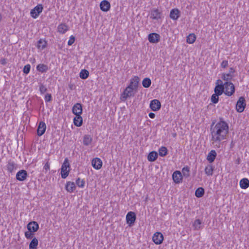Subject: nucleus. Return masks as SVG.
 Wrapping results in <instances>:
<instances>
[{
  "instance_id": "f257e3e1",
  "label": "nucleus",
  "mask_w": 249,
  "mask_h": 249,
  "mask_svg": "<svg viewBox=\"0 0 249 249\" xmlns=\"http://www.w3.org/2000/svg\"><path fill=\"white\" fill-rule=\"evenodd\" d=\"M229 131V124L222 118H220L216 124L213 122L210 127L212 141L219 144L221 141L227 139Z\"/></svg>"
},
{
  "instance_id": "f03ea898",
  "label": "nucleus",
  "mask_w": 249,
  "mask_h": 249,
  "mask_svg": "<svg viewBox=\"0 0 249 249\" xmlns=\"http://www.w3.org/2000/svg\"><path fill=\"white\" fill-rule=\"evenodd\" d=\"M217 85L214 88V92L219 95H221L223 92L225 95L231 96L235 92V87L231 82H223L219 79L217 80Z\"/></svg>"
},
{
  "instance_id": "7ed1b4c3",
  "label": "nucleus",
  "mask_w": 249,
  "mask_h": 249,
  "mask_svg": "<svg viewBox=\"0 0 249 249\" xmlns=\"http://www.w3.org/2000/svg\"><path fill=\"white\" fill-rule=\"evenodd\" d=\"M70 166L69 160L68 158H66L61 168V175L62 178H66L68 176L70 170H67V168H70Z\"/></svg>"
},
{
  "instance_id": "20e7f679",
  "label": "nucleus",
  "mask_w": 249,
  "mask_h": 249,
  "mask_svg": "<svg viewBox=\"0 0 249 249\" xmlns=\"http://www.w3.org/2000/svg\"><path fill=\"white\" fill-rule=\"evenodd\" d=\"M135 90L130 87H127L123 91L121 96V100L122 101H124L129 97H133L135 95Z\"/></svg>"
},
{
  "instance_id": "39448f33",
  "label": "nucleus",
  "mask_w": 249,
  "mask_h": 249,
  "mask_svg": "<svg viewBox=\"0 0 249 249\" xmlns=\"http://www.w3.org/2000/svg\"><path fill=\"white\" fill-rule=\"evenodd\" d=\"M246 100L244 97H240L236 105V109L238 112L241 113L244 110L246 107Z\"/></svg>"
},
{
  "instance_id": "423d86ee",
  "label": "nucleus",
  "mask_w": 249,
  "mask_h": 249,
  "mask_svg": "<svg viewBox=\"0 0 249 249\" xmlns=\"http://www.w3.org/2000/svg\"><path fill=\"white\" fill-rule=\"evenodd\" d=\"M43 7L42 4H38L35 6L30 12L31 16L34 18H37L39 14L42 12Z\"/></svg>"
},
{
  "instance_id": "0eeeda50",
  "label": "nucleus",
  "mask_w": 249,
  "mask_h": 249,
  "mask_svg": "<svg viewBox=\"0 0 249 249\" xmlns=\"http://www.w3.org/2000/svg\"><path fill=\"white\" fill-rule=\"evenodd\" d=\"M136 215L134 212H129L126 215V223L130 227L132 226L136 220Z\"/></svg>"
},
{
  "instance_id": "6e6552de",
  "label": "nucleus",
  "mask_w": 249,
  "mask_h": 249,
  "mask_svg": "<svg viewBox=\"0 0 249 249\" xmlns=\"http://www.w3.org/2000/svg\"><path fill=\"white\" fill-rule=\"evenodd\" d=\"M140 80V79L138 76H133L130 79V82L128 87H130V88H132L135 90V92H137Z\"/></svg>"
},
{
  "instance_id": "1a4fd4ad",
  "label": "nucleus",
  "mask_w": 249,
  "mask_h": 249,
  "mask_svg": "<svg viewBox=\"0 0 249 249\" xmlns=\"http://www.w3.org/2000/svg\"><path fill=\"white\" fill-rule=\"evenodd\" d=\"M28 177V174L27 172L25 170H20L16 174V179L20 181H23L25 180L27 177Z\"/></svg>"
},
{
  "instance_id": "9d476101",
  "label": "nucleus",
  "mask_w": 249,
  "mask_h": 249,
  "mask_svg": "<svg viewBox=\"0 0 249 249\" xmlns=\"http://www.w3.org/2000/svg\"><path fill=\"white\" fill-rule=\"evenodd\" d=\"M153 241L157 245L161 244L163 240V236L160 232L155 233L152 237Z\"/></svg>"
},
{
  "instance_id": "9b49d317",
  "label": "nucleus",
  "mask_w": 249,
  "mask_h": 249,
  "mask_svg": "<svg viewBox=\"0 0 249 249\" xmlns=\"http://www.w3.org/2000/svg\"><path fill=\"white\" fill-rule=\"evenodd\" d=\"M160 37L159 34L153 33L148 35V39L150 43H157L160 41Z\"/></svg>"
},
{
  "instance_id": "f8f14e48",
  "label": "nucleus",
  "mask_w": 249,
  "mask_h": 249,
  "mask_svg": "<svg viewBox=\"0 0 249 249\" xmlns=\"http://www.w3.org/2000/svg\"><path fill=\"white\" fill-rule=\"evenodd\" d=\"M150 107L151 110L154 111H158L161 107V104L159 100L157 99H154L150 102Z\"/></svg>"
},
{
  "instance_id": "ddd939ff",
  "label": "nucleus",
  "mask_w": 249,
  "mask_h": 249,
  "mask_svg": "<svg viewBox=\"0 0 249 249\" xmlns=\"http://www.w3.org/2000/svg\"><path fill=\"white\" fill-rule=\"evenodd\" d=\"M27 229L31 232H35L38 230L39 225L36 221H31L28 224Z\"/></svg>"
},
{
  "instance_id": "4468645a",
  "label": "nucleus",
  "mask_w": 249,
  "mask_h": 249,
  "mask_svg": "<svg viewBox=\"0 0 249 249\" xmlns=\"http://www.w3.org/2000/svg\"><path fill=\"white\" fill-rule=\"evenodd\" d=\"M91 164L94 169L99 170L101 168L103 162L100 158H95L92 160Z\"/></svg>"
},
{
  "instance_id": "2eb2a0df",
  "label": "nucleus",
  "mask_w": 249,
  "mask_h": 249,
  "mask_svg": "<svg viewBox=\"0 0 249 249\" xmlns=\"http://www.w3.org/2000/svg\"><path fill=\"white\" fill-rule=\"evenodd\" d=\"M172 178L175 183H179L182 181V175L179 171H176L172 175Z\"/></svg>"
},
{
  "instance_id": "dca6fc26",
  "label": "nucleus",
  "mask_w": 249,
  "mask_h": 249,
  "mask_svg": "<svg viewBox=\"0 0 249 249\" xmlns=\"http://www.w3.org/2000/svg\"><path fill=\"white\" fill-rule=\"evenodd\" d=\"M82 106L80 103L75 104L72 107V113L76 115H81L82 114Z\"/></svg>"
},
{
  "instance_id": "f3484780",
  "label": "nucleus",
  "mask_w": 249,
  "mask_h": 249,
  "mask_svg": "<svg viewBox=\"0 0 249 249\" xmlns=\"http://www.w3.org/2000/svg\"><path fill=\"white\" fill-rule=\"evenodd\" d=\"M46 125L44 122H40L39 123L37 129V133L38 136H42L45 132Z\"/></svg>"
},
{
  "instance_id": "a211bd4d",
  "label": "nucleus",
  "mask_w": 249,
  "mask_h": 249,
  "mask_svg": "<svg viewBox=\"0 0 249 249\" xmlns=\"http://www.w3.org/2000/svg\"><path fill=\"white\" fill-rule=\"evenodd\" d=\"M100 7L102 11L107 12L110 8V4L107 0H104L101 2Z\"/></svg>"
},
{
  "instance_id": "6ab92c4d",
  "label": "nucleus",
  "mask_w": 249,
  "mask_h": 249,
  "mask_svg": "<svg viewBox=\"0 0 249 249\" xmlns=\"http://www.w3.org/2000/svg\"><path fill=\"white\" fill-rule=\"evenodd\" d=\"M161 12L158 9H154L151 11L150 18L158 20L161 18Z\"/></svg>"
},
{
  "instance_id": "aec40b11",
  "label": "nucleus",
  "mask_w": 249,
  "mask_h": 249,
  "mask_svg": "<svg viewBox=\"0 0 249 249\" xmlns=\"http://www.w3.org/2000/svg\"><path fill=\"white\" fill-rule=\"evenodd\" d=\"M180 16V11L178 9H172L170 13V18L174 20H177Z\"/></svg>"
},
{
  "instance_id": "412c9836",
  "label": "nucleus",
  "mask_w": 249,
  "mask_h": 249,
  "mask_svg": "<svg viewBox=\"0 0 249 249\" xmlns=\"http://www.w3.org/2000/svg\"><path fill=\"white\" fill-rule=\"evenodd\" d=\"M74 124L77 126L80 127L83 124V118L81 115H76L73 119Z\"/></svg>"
},
{
  "instance_id": "4be33fe9",
  "label": "nucleus",
  "mask_w": 249,
  "mask_h": 249,
  "mask_svg": "<svg viewBox=\"0 0 249 249\" xmlns=\"http://www.w3.org/2000/svg\"><path fill=\"white\" fill-rule=\"evenodd\" d=\"M66 190L69 193H72L76 188V186L73 182L68 181L65 186Z\"/></svg>"
},
{
  "instance_id": "5701e85b",
  "label": "nucleus",
  "mask_w": 249,
  "mask_h": 249,
  "mask_svg": "<svg viewBox=\"0 0 249 249\" xmlns=\"http://www.w3.org/2000/svg\"><path fill=\"white\" fill-rule=\"evenodd\" d=\"M217 154L215 150H212L209 153L207 157V160L210 163L214 161Z\"/></svg>"
},
{
  "instance_id": "b1692460",
  "label": "nucleus",
  "mask_w": 249,
  "mask_h": 249,
  "mask_svg": "<svg viewBox=\"0 0 249 249\" xmlns=\"http://www.w3.org/2000/svg\"><path fill=\"white\" fill-rule=\"evenodd\" d=\"M92 141V138L89 135H85L83 137V143L85 146L89 145Z\"/></svg>"
},
{
  "instance_id": "393cba45",
  "label": "nucleus",
  "mask_w": 249,
  "mask_h": 249,
  "mask_svg": "<svg viewBox=\"0 0 249 249\" xmlns=\"http://www.w3.org/2000/svg\"><path fill=\"white\" fill-rule=\"evenodd\" d=\"M17 168L16 164L12 160H9L7 165V170L10 173H12L15 169Z\"/></svg>"
},
{
  "instance_id": "a878e982",
  "label": "nucleus",
  "mask_w": 249,
  "mask_h": 249,
  "mask_svg": "<svg viewBox=\"0 0 249 249\" xmlns=\"http://www.w3.org/2000/svg\"><path fill=\"white\" fill-rule=\"evenodd\" d=\"M240 186L242 189H246L249 187V180L247 178H244L240 181Z\"/></svg>"
},
{
  "instance_id": "bb28decb",
  "label": "nucleus",
  "mask_w": 249,
  "mask_h": 249,
  "mask_svg": "<svg viewBox=\"0 0 249 249\" xmlns=\"http://www.w3.org/2000/svg\"><path fill=\"white\" fill-rule=\"evenodd\" d=\"M158 153L156 151H151L150 152L147 157V159L148 161L152 162L154 161L158 158Z\"/></svg>"
},
{
  "instance_id": "cd10ccee",
  "label": "nucleus",
  "mask_w": 249,
  "mask_h": 249,
  "mask_svg": "<svg viewBox=\"0 0 249 249\" xmlns=\"http://www.w3.org/2000/svg\"><path fill=\"white\" fill-rule=\"evenodd\" d=\"M47 45V42L43 39H40L37 41V48L40 50H43L45 49Z\"/></svg>"
},
{
  "instance_id": "c85d7f7f",
  "label": "nucleus",
  "mask_w": 249,
  "mask_h": 249,
  "mask_svg": "<svg viewBox=\"0 0 249 249\" xmlns=\"http://www.w3.org/2000/svg\"><path fill=\"white\" fill-rule=\"evenodd\" d=\"M36 70L41 73L46 72L48 70V67L44 64H39L36 66Z\"/></svg>"
},
{
  "instance_id": "c756f323",
  "label": "nucleus",
  "mask_w": 249,
  "mask_h": 249,
  "mask_svg": "<svg viewBox=\"0 0 249 249\" xmlns=\"http://www.w3.org/2000/svg\"><path fill=\"white\" fill-rule=\"evenodd\" d=\"M38 244V240L36 238H34L29 244V249H37Z\"/></svg>"
},
{
  "instance_id": "7c9ffc66",
  "label": "nucleus",
  "mask_w": 249,
  "mask_h": 249,
  "mask_svg": "<svg viewBox=\"0 0 249 249\" xmlns=\"http://www.w3.org/2000/svg\"><path fill=\"white\" fill-rule=\"evenodd\" d=\"M58 31L61 34L65 33L68 30V27L66 24H61L57 28Z\"/></svg>"
},
{
  "instance_id": "2f4dec72",
  "label": "nucleus",
  "mask_w": 249,
  "mask_h": 249,
  "mask_svg": "<svg viewBox=\"0 0 249 249\" xmlns=\"http://www.w3.org/2000/svg\"><path fill=\"white\" fill-rule=\"evenodd\" d=\"M89 76V72L85 69L82 70L79 73L80 77L82 79H87Z\"/></svg>"
},
{
  "instance_id": "473e14b6",
  "label": "nucleus",
  "mask_w": 249,
  "mask_h": 249,
  "mask_svg": "<svg viewBox=\"0 0 249 249\" xmlns=\"http://www.w3.org/2000/svg\"><path fill=\"white\" fill-rule=\"evenodd\" d=\"M204 189L202 187L197 188L195 192V196L197 197H201L204 195Z\"/></svg>"
},
{
  "instance_id": "72a5a7b5",
  "label": "nucleus",
  "mask_w": 249,
  "mask_h": 249,
  "mask_svg": "<svg viewBox=\"0 0 249 249\" xmlns=\"http://www.w3.org/2000/svg\"><path fill=\"white\" fill-rule=\"evenodd\" d=\"M196 39V35L194 34H190L187 37L186 41L188 43L192 44Z\"/></svg>"
},
{
  "instance_id": "f704fd0d",
  "label": "nucleus",
  "mask_w": 249,
  "mask_h": 249,
  "mask_svg": "<svg viewBox=\"0 0 249 249\" xmlns=\"http://www.w3.org/2000/svg\"><path fill=\"white\" fill-rule=\"evenodd\" d=\"M151 84V81L149 78H145L142 81V85L144 88H148Z\"/></svg>"
},
{
  "instance_id": "c9c22d12",
  "label": "nucleus",
  "mask_w": 249,
  "mask_h": 249,
  "mask_svg": "<svg viewBox=\"0 0 249 249\" xmlns=\"http://www.w3.org/2000/svg\"><path fill=\"white\" fill-rule=\"evenodd\" d=\"M168 150L165 146H161L159 150V154L160 157H164L167 154Z\"/></svg>"
},
{
  "instance_id": "e433bc0d",
  "label": "nucleus",
  "mask_w": 249,
  "mask_h": 249,
  "mask_svg": "<svg viewBox=\"0 0 249 249\" xmlns=\"http://www.w3.org/2000/svg\"><path fill=\"white\" fill-rule=\"evenodd\" d=\"M182 176L185 178H188L190 176V168L188 166L184 167L182 170Z\"/></svg>"
},
{
  "instance_id": "4c0bfd02",
  "label": "nucleus",
  "mask_w": 249,
  "mask_h": 249,
  "mask_svg": "<svg viewBox=\"0 0 249 249\" xmlns=\"http://www.w3.org/2000/svg\"><path fill=\"white\" fill-rule=\"evenodd\" d=\"M213 169L212 165H208L205 167V172L208 176H212L213 174Z\"/></svg>"
},
{
  "instance_id": "58836bf2",
  "label": "nucleus",
  "mask_w": 249,
  "mask_h": 249,
  "mask_svg": "<svg viewBox=\"0 0 249 249\" xmlns=\"http://www.w3.org/2000/svg\"><path fill=\"white\" fill-rule=\"evenodd\" d=\"M222 79L226 82H230V80L232 79L233 77L232 75L228 74V73H223L221 76Z\"/></svg>"
},
{
  "instance_id": "ea45409f",
  "label": "nucleus",
  "mask_w": 249,
  "mask_h": 249,
  "mask_svg": "<svg viewBox=\"0 0 249 249\" xmlns=\"http://www.w3.org/2000/svg\"><path fill=\"white\" fill-rule=\"evenodd\" d=\"M201 221H200V220L198 219L195 220L193 223V227L195 230H198L200 229L201 227Z\"/></svg>"
},
{
  "instance_id": "a19ab883",
  "label": "nucleus",
  "mask_w": 249,
  "mask_h": 249,
  "mask_svg": "<svg viewBox=\"0 0 249 249\" xmlns=\"http://www.w3.org/2000/svg\"><path fill=\"white\" fill-rule=\"evenodd\" d=\"M76 184L79 187L83 188L85 186V181L78 178L76 180Z\"/></svg>"
},
{
  "instance_id": "79ce46f5",
  "label": "nucleus",
  "mask_w": 249,
  "mask_h": 249,
  "mask_svg": "<svg viewBox=\"0 0 249 249\" xmlns=\"http://www.w3.org/2000/svg\"><path fill=\"white\" fill-rule=\"evenodd\" d=\"M219 95L214 93L211 96V102L213 104H216L218 103L219 101Z\"/></svg>"
},
{
  "instance_id": "37998d69",
  "label": "nucleus",
  "mask_w": 249,
  "mask_h": 249,
  "mask_svg": "<svg viewBox=\"0 0 249 249\" xmlns=\"http://www.w3.org/2000/svg\"><path fill=\"white\" fill-rule=\"evenodd\" d=\"M31 69V66L30 64L26 65L23 70V72L25 74H28L29 73Z\"/></svg>"
},
{
  "instance_id": "c03bdc74",
  "label": "nucleus",
  "mask_w": 249,
  "mask_h": 249,
  "mask_svg": "<svg viewBox=\"0 0 249 249\" xmlns=\"http://www.w3.org/2000/svg\"><path fill=\"white\" fill-rule=\"evenodd\" d=\"M44 99L46 102H51L52 100V95L50 93H47L45 96Z\"/></svg>"
},
{
  "instance_id": "a18cd8bd",
  "label": "nucleus",
  "mask_w": 249,
  "mask_h": 249,
  "mask_svg": "<svg viewBox=\"0 0 249 249\" xmlns=\"http://www.w3.org/2000/svg\"><path fill=\"white\" fill-rule=\"evenodd\" d=\"M47 90V89L43 84L39 86V91L41 94L44 93Z\"/></svg>"
},
{
  "instance_id": "49530a36",
  "label": "nucleus",
  "mask_w": 249,
  "mask_h": 249,
  "mask_svg": "<svg viewBox=\"0 0 249 249\" xmlns=\"http://www.w3.org/2000/svg\"><path fill=\"white\" fill-rule=\"evenodd\" d=\"M33 232H31L30 231H26L25 232V236L27 239H30L32 238L33 234Z\"/></svg>"
},
{
  "instance_id": "de8ad7c7",
  "label": "nucleus",
  "mask_w": 249,
  "mask_h": 249,
  "mask_svg": "<svg viewBox=\"0 0 249 249\" xmlns=\"http://www.w3.org/2000/svg\"><path fill=\"white\" fill-rule=\"evenodd\" d=\"M74 41H75L74 36H71L70 37V39H69L68 42V45L69 46L71 45L74 42Z\"/></svg>"
},
{
  "instance_id": "09e8293b",
  "label": "nucleus",
  "mask_w": 249,
  "mask_h": 249,
  "mask_svg": "<svg viewBox=\"0 0 249 249\" xmlns=\"http://www.w3.org/2000/svg\"><path fill=\"white\" fill-rule=\"evenodd\" d=\"M228 66V61L227 60H224L221 63V66L223 68H226Z\"/></svg>"
},
{
  "instance_id": "8fccbe9b",
  "label": "nucleus",
  "mask_w": 249,
  "mask_h": 249,
  "mask_svg": "<svg viewBox=\"0 0 249 249\" xmlns=\"http://www.w3.org/2000/svg\"><path fill=\"white\" fill-rule=\"evenodd\" d=\"M235 71V70L233 68H230L228 74L232 75V77H234V73Z\"/></svg>"
},
{
  "instance_id": "3c124183",
  "label": "nucleus",
  "mask_w": 249,
  "mask_h": 249,
  "mask_svg": "<svg viewBox=\"0 0 249 249\" xmlns=\"http://www.w3.org/2000/svg\"><path fill=\"white\" fill-rule=\"evenodd\" d=\"M44 169L46 171H47L48 170L50 169V164L48 162L47 163H46V164H45V165L44 166Z\"/></svg>"
},
{
  "instance_id": "603ef678",
  "label": "nucleus",
  "mask_w": 249,
  "mask_h": 249,
  "mask_svg": "<svg viewBox=\"0 0 249 249\" xmlns=\"http://www.w3.org/2000/svg\"><path fill=\"white\" fill-rule=\"evenodd\" d=\"M149 117L151 118V119H153L155 118V113H153V112H150L149 113Z\"/></svg>"
},
{
  "instance_id": "864d4df0",
  "label": "nucleus",
  "mask_w": 249,
  "mask_h": 249,
  "mask_svg": "<svg viewBox=\"0 0 249 249\" xmlns=\"http://www.w3.org/2000/svg\"><path fill=\"white\" fill-rule=\"evenodd\" d=\"M240 158H238L235 161V163L236 164H239L240 163Z\"/></svg>"
},
{
  "instance_id": "5fc2aeb1",
  "label": "nucleus",
  "mask_w": 249,
  "mask_h": 249,
  "mask_svg": "<svg viewBox=\"0 0 249 249\" xmlns=\"http://www.w3.org/2000/svg\"><path fill=\"white\" fill-rule=\"evenodd\" d=\"M1 64H2V65H5L6 64V60L5 59H3L2 60H1Z\"/></svg>"
},
{
  "instance_id": "6e6d98bb",
  "label": "nucleus",
  "mask_w": 249,
  "mask_h": 249,
  "mask_svg": "<svg viewBox=\"0 0 249 249\" xmlns=\"http://www.w3.org/2000/svg\"><path fill=\"white\" fill-rule=\"evenodd\" d=\"M173 136L174 137H175L176 136V133H173Z\"/></svg>"
},
{
  "instance_id": "4d7b16f0",
  "label": "nucleus",
  "mask_w": 249,
  "mask_h": 249,
  "mask_svg": "<svg viewBox=\"0 0 249 249\" xmlns=\"http://www.w3.org/2000/svg\"><path fill=\"white\" fill-rule=\"evenodd\" d=\"M232 145H233V142L232 141L231 142V147L232 146Z\"/></svg>"
},
{
  "instance_id": "13d9d810",
  "label": "nucleus",
  "mask_w": 249,
  "mask_h": 249,
  "mask_svg": "<svg viewBox=\"0 0 249 249\" xmlns=\"http://www.w3.org/2000/svg\"><path fill=\"white\" fill-rule=\"evenodd\" d=\"M229 90H230V87H229Z\"/></svg>"
}]
</instances>
